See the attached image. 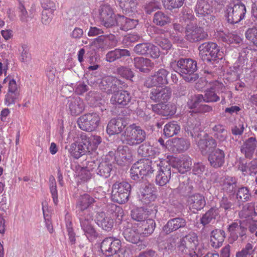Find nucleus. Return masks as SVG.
<instances>
[{
  "instance_id": "46",
  "label": "nucleus",
  "mask_w": 257,
  "mask_h": 257,
  "mask_svg": "<svg viewBox=\"0 0 257 257\" xmlns=\"http://www.w3.org/2000/svg\"><path fill=\"white\" fill-rule=\"evenodd\" d=\"M254 204L253 203H248L245 204L242 207V210L239 212V215L240 218H247L255 215Z\"/></svg>"
},
{
  "instance_id": "36",
  "label": "nucleus",
  "mask_w": 257,
  "mask_h": 257,
  "mask_svg": "<svg viewBox=\"0 0 257 257\" xmlns=\"http://www.w3.org/2000/svg\"><path fill=\"white\" fill-rule=\"evenodd\" d=\"M116 24L119 28L123 31H127L135 28L138 24V21L125 17L123 16H119L116 19Z\"/></svg>"
},
{
  "instance_id": "57",
  "label": "nucleus",
  "mask_w": 257,
  "mask_h": 257,
  "mask_svg": "<svg viewBox=\"0 0 257 257\" xmlns=\"http://www.w3.org/2000/svg\"><path fill=\"white\" fill-rule=\"evenodd\" d=\"M19 17L22 22H27L29 19H32L34 17V15L31 14H28L26 8L23 5H20L19 7Z\"/></svg>"
},
{
  "instance_id": "7",
  "label": "nucleus",
  "mask_w": 257,
  "mask_h": 257,
  "mask_svg": "<svg viewBox=\"0 0 257 257\" xmlns=\"http://www.w3.org/2000/svg\"><path fill=\"white\" fill-rule=\"evenodd\" d=\"M95 201L93 197L86 193L78 197L76 203V214L78 219L93 216L89 208L93 205Z\"/></svg>"
},
{
  "instance_id": "3",
  "label": "nucleus",
  "mask_w": 257,
  "mask_h": 257,
  "mask_svg": "<svg viewBox=\"0 0 257 257\" xmlns=\"http://www.w3.org/2000/svg\"><path fill=\"white\" fill-rule=\"evenodd\" d=\"M199 56L201 59L207 62H211L217 59H221L223 53L218 45L213 42L203 43L199 46Z\"/></svg>"
},
{
  "instance_id": "29",
  "label": "nucleus",
  "mask_w": 257,
  "mask_h": 257,
  "mask_svg": "<svg viewBox=\"0 0 257 257\" xmlns=\"http://www.w3.org/2000/svg\"><path fill=\"white\" fill-rule=\"evenodd\" d=\"M130 56L131 53L128 50L116 48L108 51L105 55V60L108 62L111 63L117 60L130 57Z\"/></svg>"
},
{
  "instance_id": "34",
  "label": "nucleus",
  "mask_w": 257,
  "mask_h": 257,
  "mask_svg": "<svg viewBox=\"0 0 257 257\" xmlns=\"http://www.w3.org/2000/svg\"><path fill=\"white\" fill-rule=\"evenodd\" d=\"M96 223L105 231H110L113 226V219L106 215L104 212H99L97 214Z\"/></svg>"
},
{
  "instance_id": "63",
  "label": "nucleus",
  "mask_w": 257,
  "mask_h": 257,
  "mask_svg": "<svg viewBox=\"0 0 257 257\" xmlns=\"http://www.w3.org/2000/svg\"><path fill=\"white\" fill-rule=\"evenodd\" d=\"M149 43H140L134 48V51L138 55H147Z\"/></svg>"
},
{
  "instance_id": "10",
  "label": "nucleus",
  "mask_w": 257,
  "mask_h": 257,
  "mask_svg": "<svg viewBox=\"0 0 257 257\" xmlns=\"http://www.w3.org/2000/svg\"><path fill=\"white\" fill-rule=\"evenodd\" d=\"M125 85L124 82L111 76L103 77L99 84L101 90L107 94L115 93L120 89L123 88Z\"/></svg>"
},
{
  "instance_id": "13",
  "label": "nucleus",
  "mask_w": 257,
  "mask_h": 257,
  "mask_svg": "<svg viewBox=\"0 0 257 257\" xmlns=\"http://www.w3.org/2000/svg\"><path fill=\"white\" fill-rule=\"evenodd\" d=\"M169 72L165 69L161 68L155 72L153 75L147 77L144 85L150 88L153 86H160L168 83L167 75Z\"/></svg>"
},
{
  "instance_id": "4",
  "label": "nucleus",
  "mask_w": 257,
  "mask_h": 257,
  "mask_svg": "<svg viewBox=\"0 0 257 257\" xmlns=\"http://www.w3.org/2000/svg\"><path fill=\"white\" fill-rule=\"evenodd\" d=\"M246 12V7L242 2L234 1L227 7L225 16L228 23L234 24L244 18Z\"/></svg>"
},
{
  "instance_id": "44",
  "label": "nucleus",
  "mask_w": 257,
  "mask_h": 257,
  "mask_svg": "<svg viewBox=\"0 0 257 257\" xmlns=\"http://www.w3.org/2000/svg\"><path fill=\"white\" fill-rule=\"evenodd\" d=\"M236 183L235 178L227 176L223 181L222 188L226 193H232L236 186Z\"/></svg>"
},
{
  "instance_id": "11",
  "label": "nucleus",
  "mask_w": 257,
  "mask_h": 257,
  "mask_svg": "<svg viewBox=\"0 0 257 257\" xmlns=\"http://www.w3.org/2000/svg\"><path fill=\"white\" fill-rule=\"evenodd\" d=\"M185 33V39L190 42H197L208 37L202 28L192 23L187 24Z\"/></svg>"
},
{
  "instance_id": "42",
  "label": "nucleus",
  "mask_w": 257,
  "mask_h": 257,
  "mask_svg": "<svg viewBox=\"0 0 257 257\" xmlns=\"http://www.w3.org/2000/svg\"><path fill=\"white\" fill-rule=\"evenodd\" d=\"M165 31L162 29H158L156 33L160 34V36H157L155 39L156 43H157L163 49L168 50L171 48L172 44L168 39L163 37Z\"/></svg>"
},
{
  "instance_id": "5",
  "label": "nucleus",
  "mask_w": 257,
  "mask_h": 257,
  "mask_svg": "<svg viewBox=\"0 0 257 257\" xmlns=\"http://www.w3.org/2000/svg\"><path fill=\"white\" fill-rule=\"evenodd\" d=\"M152 165V162L148 159L141 160L135 163L130 170L131 178L138 181L144 176L152 174L155 171Z\"/></svg>"
},
{
  "instance_id": "52",
  "label": "nucleus",
  "mask_w": 257,
  "mask_h": 257,
  "mask_svg": "<svg viewBox=\"0 0 257 257\" xmlns=\"http://www.w3.org/2000/svg\"><path fill=\"white\" fill-rule=\"evenodd\" d=\"M251 197V193L247 187L242 186L238 188L236 193L237 199L242 202H246Z\"/></svg>"
},
{
  "instance_id": "6",
  "label": "nucleus",
  "mask_w": 257,
  "mask_h": 257,
  "mask_svg": "<svg viewBox=\"0 0 257 257\" xmlns=\"http://www.w3.org/2000/svg\"><path fill=\"white\" fill-rule=\"evenodd\" d=\"M179 73L185 81L193 82L199 76L195 73L197 70V63L191 59H180L178 61Z\"/></svg>"
},
{
  "instance_id": "17",
  "label": "nucleus",
  "mask_w": 257,
  "mask_h": 257,
  "mask_svg": "<svg viewBox=\"0 0 257 257\" xmlns=\"http://www.w3.org/2000/svg\"><path fill=\"white\" fill-rule=\"evenodd\" d=\"M80 226L85 235L90 241H94L98 237V233L92 225L93 216L79 219Z\"/></svg>"
},
{
  "instance_id": "9",
  "label": "nucleus",
  "mask_w": 257,
  "mask_h": 257,
  "mask_svg": "<svg viewBox=\"0 0 257 257\" xmlns=\"http://www.w3.org/2000/svg\"><path fill=\"white\" fill-rule=\"evenodd\" d=\"M100 118L96 112L88 113L80 116L77 120L79 127L84 131L91 132L99 124Z\"/></svg>"
},
{
  "instance_id": "61",
  "label": "nucleus",
  "mask_w": 257,
  "mask_h": 257,
  "mask_svg": "<svg viewBox=\"0 0 257 257\" xmlns=\"http://www.w3.org/2000/svg\"><path fill=\"white\" fill-rule=\"evenodd\" d=\"M147 52V56H150L152 58H158L160 56L159 48L152 43H149Z\"/></svg>"
},
{
  "instance_id": "49",
  "label": "nucleus",
  "mask_w": 257,
  "mask_h": 257,
  "mask_svg": "<svg viewBox=\"0 0 257 257\" xmlns=\"http://www.w3.org/2000/svg\"><path fill=\"white\" fill-rule=\"evenodd\" d=\"M131 157L128 148L127 147H119L115 153V158L117 161L120 160L124 162L130 160Z\"/></svg>"
},
{
  "instance_id": "32",
  "label": "nucleus",
  "mask_w": 257,
  "mask_h": 257,
  "mask_svg": "<svg viewBox=\"0 0 257 257\" xmlns=\"http://www.w3.org/2000/svg\"><path fill=\"white\" fill-rule=\"evenodd\" d=\"M135 68L140 71L148 73L154 67V63L148 58L142 57H137L134 59Z\"/></svg>"
},
{
  "instance_id": "23",
  "label": "nucleus",
  "mask_w": 257,
  "mask_h": 257,
  "mask_svg": "<svg viewBox=\"0 0 257 257\" xmlns=\"http://www.w3.org/2000/svg\"><path fill=\"white\" fill-rule=\"evenodd\" d=\"M197 146L202 154L206 155L210 150L216 147L217 143L215 139L205 133L198 141Z\"/></svg>"
},
{
  "instance_id": "24",
  "label": "nucleus",
  "mask_w": 257,
  "mask_h": 257,
  "mask_svg": "<svg viewBox=\"0 0 257 257\" xmlns=\"http://www.w3.org/2000/svg\"><path fill=\"white\" fill-rule=\"evenodd\" d=\"M187 222L182 217H175L169 219L163 228V231L168 234L180 228L185 227Z\"/></svg>"
},
{
  "instance_id": "37",
  "label": "nucleus",
  "mask_w": 257,
  "mask_h": 257,
  "mask_svg": "<svg viewBox=\"0 0 257 257\" xmlns=\"http://www.w3.org/2000/svg\"><path fill=\"white\" fill-rule=\"evenodd\" d=\"M244 175H254L257 173V159H254L248 163L241 164L238 166Z\"/></svg>"
},
{
  "instance_id": "60",
  "label": "nucleus",
  "mask_w": 257,
  "mask_h": 257,
  "mask_svg": "<svg viewBox=\"0 0 257 257\" xmlns=\"http://www.w3.org/2000/svg\"><path fill=\"white\" fill-rule=\"evenodd\" d=\"M119 7L126 12L132 11L136 6L134 0H118Z\"/></svg>"
},
{
  "instance_id": "62",
  "label": "nucleus",
  "mask_w": 257,
  "mask_h": 257,
  "mask_svg": "<svg viewBox=\"0 0 257 257\" xmlns=\"http://www.w3.org/2000/svg\"><path fill=\"white\" fill-rule=\"evenodd\" d=\"M117 44V40L114 35H105V48H112L115 47Z\"/></svg>"
},
{
  "instance_id": "53",
  "label": "nucleus",
  "mask_w": 257,
  "mask_h": 257,
  "mask_svg": "<svg viewBox=\"0 0 257 257\" xmlns=\"http://www.w3.org/2000/svg\"><path fill=\"white\" fill-rule=\"evenodd\" d=\"M254 250L253 245L247 243L240 251L236 252L235 257H254Z\"/></svg>"
},
{
  "instance_id": "47",
  "label": "nucleus",
  "mask_w": 257,
  "mask_h": 257,
  "mask_svg": "<svg viewBox=\"0 0 257 257\" xmlns=\"http://www.w3.org/2000/svg\"><path fill=\"white\" fill-rule=\"evenodd\" d=\"M218 209L216 208H211L206 212L201 217L200 222L204 226L209 223L211 220L218 215Z\"/></svg>"
},
{
  "instance_id": "15",
  "label": "nucleus",
  "mask_w": 257,
  "mask_h": 257,
  "mask_svg": "<svg viewBox=\"0 0 257 257\" xmlns=\"http://www.w3.org/2000/svg\"><path fill=\"white\" fill-rule=\"evenodd\" d=\"M158 173L156 177V182L157 185L163 186L167 184L171 176V165L167 162H160L157 165Z\"/></svg>"
},
{
  "instance_id": "58",
  "label": "nucleus",
  "mask_w": 257,
  "mask_h": 257,
  "mask_svg": "<svg viewBox=\"0 0 257 257\" xmlns=\"http://www.w3.org/2000/svg\"><path fill=\"white\" fill-rule=\"evenodd\" d=\"M117 72L118 74L126 79L131 80L134 76L132 70L126 67L120 66L118 67Z\"/></svg>"
},
{
  "instance_id": "40",
  "label": "nucleus",
  "mask_w": 257,
  "mask_h": 257,
  "mask_svg": "<svg viewBox=\"0 0 257 257\" xmlns=\"http://www.w3.org/2000/svg\"><path fill=\"white\" fill-rule=\"evenodd\" d=\"M141 224L143 236H148L153 233L156 227V223L153 219L148 218Z\"/></svg>"
},
{
  "instance_id": "43",
  "label": "nucleus",
  "mask_w": 257,
  "mask_h": 257,
  "mask_svg": "<svg viewBox=\"0 0 257 257\" xmlns=\"http://www.w3.org/2000/svg\"><path fill=\"white\" fill-rule=\"evenodd\" d=\"M180 130V125L176 121H173L167 123L164 128V134L167 138L177 135Z\"/></svg>"
},
{
  "instance_id": "8",
  "label": "nucleus",
  "mask_w": 257,
  "mask_h": 257,
  "mask_svg": "<svg viewBox=\"0 0 257 257\" xmlns=\"http://www.w3.org/2000/svg\"><path fill=\"white\" fill-rule=\"evenodd\" d=\"M131 190V185L126 182H116L112 187L111 199L119 204L126 202Z\"/></svg>"
},
{
  "instance_id": "22",
  "label": "nucleus",
  "mask_w": 257,
  "mask_h": 257,
  "mask_svg": "<svg viewBox=\"0 0 257 257\" xmlns=\"http://www.w3.org/2000/svg\"><path fill=\"white\" fill-rule=\"evenodd\" d=\"M139 197L141 202L146 205L154 201L157 198L155 187L151 184L142 187L140 189Z\"/></svg>"
},
{
  "instance_id": "56",
  "label": "nucleus",
  "mask_w": 257,
  "mask_h": 257,
  "mask_svg": "<svg viewBox=\"0 0 257 257\" xmlns=\"http://www.w3.org/2000/svg\"><path fill=\"white\" fill-rule=\"evenodd\" d=\"M245 36L246 39L257 47V27L248 28L245 32Z\"/></svg>"
},
{
  "instance_id": "54",
  "label": "nucleus",
  "mask_w": 257,
  "mask_h": 257,
  "mask_svg": "<svg viewBox=\"0 0 257 257\" xmlns=\"http://www.w3.org/2000/svg\"><path fill=\"white\" fill-rule=\"evenodd\" d=\"M19 50L20 52V61L26 64L29 63L31 61V55L29 48L26 45H23Z\"/></svg>"
},
{
  "instance_id": "41",
  "label": "nucleus",
  "mask_w": 257,
  "mask_h": 257,
  "mask_svg": "<svg viewBox=\"0 0 257 257\" xmlns=\"http://www.w3.org/2000/svg\"><path fill=\"white\" fill-rule=\"evenodd\" d=\"M213 136L219 142H224L228 138L227 131L225 126L221 124L215 125L212 128Z\"/></svg>"
},
{
  "instance_id": "50",
  "label": "nucleus",
  "mask_w": 257,
  "mask_h": 257,
  "mask_svg": "<svg viewBox=\"0 0 257 257\" xmlns=\"http://www.w3.org/2000/svg\"><path fill=\"white\" fill-rule=\"evenodd\" d=\"M21 99L20 92L7 91L5 97V104L10 106Z\"/></svg>"
},
{
  "instance_id": "20",
  "label": "nucleus",
  "mask_w": 257,
  "mask_h": 257,
  "mask_svg": "<svg viewBox=\"0 0 257 257\" xmlns=\"http://www.w3.org/2000/svg\"><path fill=\"white\" fill-rule=\"evenodd\" d=\"M247 228L240 220H236L228 226L227 232L229 233L230 239L233 241L239 236L242 237L246 234Z\"/></svg>"
},
{
  "instance_id": "33",
  "label": "nucleus",
  "mask_w": 257,
  "mask_h": 257,
  "mask_svg": "<svg viewBox=\"0 0 257 257\" xmlns=\"http://www.w3.org/2000/svg\"><path fill=\"white\" fill-rule=\"evenodd\" d=\"M191 165V159L188 156H184L180 159L175 158L172 161V166L181 173L187 171Z\"/></svg>"
},
{
  "instance_id": "26",
  "label": "nucleus",
  "mask_w": 257,
  "mask_h": 257,
  "mask_svg": "<svg viewBox=\"0 0 257 257\" xmlns=\"http://www.w3.org/2000/svg\"><path fill=\"white\" fill-rule=\"evenodd\" d=\"M67 109L72 115H78L84 110V102L79 97L71 98L68 100Z\"/></svg>"
},
{
  "instance_id": "64",
  "label": "nucleus",
  "mask_w": 257,
  "mask_h": 257,
  "mask_svg": "<svg viewBox=\"0 0 257 257\" xmlns=\"http://www.w3.org/2000/svg\"><path fill=\"white\" fill-rule=\"evenodd\" d=\"M41 5L43 11L54 12L56 9L55 3L52 0H41Z\"/></svg>"
},
{
  "instance_id": "2",
  "label": "nucleus",
  "mask_w": 257,
  "mask_h": 257,
  "mask_svg": "<svg viewBox=\"0 0 257 257\" xmlns=\"http://www.w3.org/2000/svg\"><path fill=\"white\" fill-rule=\"evenodd\" d=\"M146 133L142 128L135 124L126 127L122 135L123 143L134 146L138 145L146 139Z\"/></svg>"
},
{
  "instance_id": "27",
  "label": "nucleus",
  "mask_w": 257,
  "mask_h": 257,
  "mask_svg": "<svg viewBox=\"0 0 257 257\" xmlns=\"http://www.w3.org/2000/svg\"><path fill=\"white\" fill-rule=\"evenodd\" d=\"M225 154L223 150L216 149L212 151L208 156V161L210 165L217 168L221 167L224 163Z\"/></svg>"
},
{
  "instance_id": "38",
  "label": "nucleus",
  "mask_w": 257,
  "mask_h": 257,
  "mask_svg": "<svg viewBox=\"0 0 257 257\" xmlns=\"http://www.w3.org/2000/svg\"><path fill=\"white\" fill-rule=\"evenodd\" d=\"M165 103L163 102L153 105V110L160 115L165 116L174 114L175 111L172 109L171 105L165 104Z\"/></svg>"
},
{
  "instance_id": "25",
  "label": "nucleus",
  "mask_w": 257,
  "mask_h": 257,
  "mask_svg": "<svg viewBox=\"0 0 257 257\" xmlns=\"http://www.w3.org/2000/svg\"><path fill=\"white\" fill-rule=\"evenodd\" d=\"M187 202L189 209L194 212L201 210L206 204L204 196L199 193L190 195L188 197Z\"/></svg>"
},
{
  "instance_id": "30",
  "label": "nucleus",
  "mask_w": 257,
  "mask_h": 257,
  "mask_svg": "<svg viewBox=\"0 0 257 257\" xmlns=\"http://www.w3.org/2000/svg\"><path fill=\"white\" fill-rule=\"evenodd\" d=\"M194 11L198 17H203L210 15L213 12V8L208 0L198 1Z\"/></svg>"
},
{
  "instance_id": "1",
  "label": "nucleus",
  "mask_w": 257,
  "mask_h": 257,
  "mask_svg": "<svg viewBox=\"0 0 257 257\" xmlns=\"http://www.w3.org/2000/svg\"><path fill=\"white\" fill-rule=\"evenodd\" d=\"M212 84V86L205 90L204 95L198 94L191 97L187 102V105L189 108L196 107L198 104L201 102L213 103L220 100L218 94L220 91H223L222 89H224V85L217 81L213 82Z\"/></svg>"
},
{
  "instance_id": "55",
  "label": "nucleus",
  "mask_w": 257,
  "mask_h": 257,
  "mask_svg": "<svg viewBox=\"0 0 257 257\" xmlns=\"http://www.w3.org/2000/svg\"><path fill=\"white\" fill-rule=\"evenodd\" d=\"M222 40L229 44H239L242 41V38L235 33H228L222 36Z\"/></svg>"
},
{
  "instance_id": "21",
  "label": "nucleus",
  "mask_w": 257,
  "mask_h": 257,
  "mask_svg": "<svg viewBox=\"0 0 257 257\" xmlns=\"http://www.w3.org/2000/svg\"><path fill=\"white\" fill-rule=\"evenodd\" d=\"M132 99L131 94L126 90L117 91L110 98V102L112 104L125 106L128 105Z\"/></svg>"
},
{
  "instance_id": "51",
  "label": "nucleus",
  "mask_w": 257,
  "mask_h": 257,
  "mask_svg": "<svg viewBox=\"0 0 257 257\" xmlns=\"http://www.w3.org/2000/svg\"><path fill=\"white\" fill-rule=\"evenodd\" d=\"M173 146L176 148L179 152H184L187 150L190 145L189 142L184 138H176L173 141Z\"/></svg>"
},
{
  "instance_id": "39",
  "label": "nucleus",
  "mask_w": 257,
  "mask_h": 257,
  "mask_svg": "<svg viewBox=\"0 0 257 257\" xmlns=\"http://www.w3.org/2000/svg\"><path fill=\"white\" fill-rule=\"evenodd\" d=\"M111 170L112 164L106 161H103L99 163L95 172L100 176L106 178L109 177Z\"/></svg>"
},
{
  "instance_id": "18",
  "label": "nucleus",
  "mask_w": 257,
  "mask_h": 257,
  "mask_svg": "<svg viewBox=\"0 0 257 257\" xmlns=\"http://www.w3.org/2000/svg\"><path fill=\"white\" fill-rule=\"evenodd\" d=\"M171 92L170 88L168 87L163 88L157 86L151 89L150 98L156 102H166L170 98Z\"/></svg>"
},
{
  "instance_id": "12",
  "label": "nucleus",
  "mask_w": 257,
  "mask_h": 257,
  "mask_svg": "<svg viewBox=\"0 0 257 257\" xmlns=\"http://www.w3.org/2000/svg\"><path fill=\"white\" fill-rule=\"evenodd\" d=\"M99 18L101 24L106 28L115 26L117 23L115 15L110 6L102 5L99 9Z\"/></svg>"
},
{
  "instance_id": "48",
  "label": "nucleus",
  "mask_w": 257,
  "mask_h": 257,
  "mask_svg": "<svg viewBox=\"0 0 257 257\" xmlns=\"http://www.w3.org/2000/svg\"><path fill=\"white\" fill-rule=\"evenodd\" d=\"M153 22L157 25L163 26L171 22L170 18L161 11L156 13L154 16Z\"/></svg>"
},
{
  "instance_id": "14",
  "label": "nucleus",
  "mask_w": 257,
  "mask_h": 257,
  "mask_svg": "<svg viewBox=\"0 0 257 257\" xmlns=\"http://www.w3.org/2000/svg\"><path fill=\"white\" fill-rule=\"evenodd\" d=\"M121 241L112 237H106L102 241L100 249L106 256H110L121 251Z\"/></svg>"
},
{
  "instance_id": "28",
  "label": "nucleus",
  "mask_w": 257,
  "mask_h": 257,
  "mask_svg": "<svg viewBox=\"0 0 257 257\" xmlns=\"http://www.w3.org/2000/svg\"><path fill=\"white\" fill-rule=\"evenodd\" d=\"M125 121L121 118L111 119L107 126V132L109 135L119 134L126 126Z\"/></svg>"
},
{
  "instance_id": "35",
  "label": "nucleus",
  "mask_w": 257,
  "mask_h": 257,
  "mask_svg": "<svg viewBox=\"0 0 257 257\" xmlns=\"http://www.w3.org/2000/svg\"><path fill=\"white\" fill-rule=\"evenodd\" d=\"M225 238V232L221 229H216L211 231L210 234V244L214 248L220 247Z\"/></svg>"
},
{
  "instance_id": "59",
  "label": "nucleus",
  "mask_w": 257,
  "mask_h": 257,
  "mask_svg": "<svg viewBox=\"0 0 257 257\" xmlns=\"http://www.w3.org/2000/svg\"><path fill=\"white\" fill-rule=\"evenodd\" d=\"M4 83H8V91L20 92L18 86L17 84L16 80L10 77H6L3 81Z\"/></svg>"
},
{
  "instance_id": "31",
  "label": "nucleus",
  "mask_w": 257,
  "mask_h": 257,
  "mask_svg": "<svg viewBox=\"0 0 257 257\" xmlns=\"http://www.w3.org/2000/svg\"><path fill=\"white\" fill-rule=\"evenodd\" d=\"M257 147V141L255 138L250 137L244 141L241 147V152L246 158L252 157Z\"/></svg>"
},
{
  "instance_id": "19",
  "label": "nucleus",
  "mask_w": 257,
  "mask_h": 257,
  "mask_svg": "<svg viewBox=\"0 0 257 257\" xmlns=\"http://www.w3.org/2000/svg\"><path fill=\"white\" fill-rule=\"evenodd\" d=\"M122 234L127 241L132 243L137 244L141 241L142 233L139 230L138 226L132 225L126 223V226L123 228Z\"/></svg>"
},
{
  "instance_id": "45",
  "label": "nucleus",
  "mask_w": 257,
  "mask_h": 257,
  "mask_svg": "<svg viewBox=\"0 0 257 257\" xmlns=\"http://www.w3.org/2000/svg\"><path fill=\"white\" fill-rule=\"evenodd\" d=\"M132 218L141 223L148 218V212L143 208H138L131 211Z\"/></svg>"
},
{
  "instance_id": "16",
  "label": "nucleus",
  "mask_w": 257,
  "mask_h": 257,
  "mask_svg": "<svg viewBox=\"0 0 257 257\" xmlns=\"http://www.w3.org/2000/svg\"><path fill=\"white\" fill-rule=\"evenodd\" d=\"M198 236L193 232L183 237L180 241L179 249L182 252L188 253V250H197L199 247Z\"/></svg>"
}]
</instances>
